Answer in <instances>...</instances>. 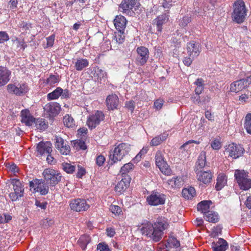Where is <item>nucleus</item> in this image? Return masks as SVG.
Masks as SVG:
<instances>
[{"label": "nucleus", "instance_id": "f257e3e1", "mask_svg": "<svg viewBox=\"0 0 251 251\" xmlns=\"http://www.w3.org/2000/svg\"><path fill=\"white\" fill-rule=\"evenodd\" d=\"M169 224L164 217H159L153 224L149 222L144 224L140 229L141 232L154 242L159 241L163 236V231L168 229Z\"/></svg>", "mask_w": 251, "mask_h": 251}, {"label": "nucleus", "instance_id": "f03ea898", "mask_svg": "<svg viewBox=\"0 0 251 251\" xmlns=\"http://www.w3.org/2000/svg\"><path fill=\"white\" fill-rule=\"evenodd\" d=\"M130 151V146L126 143L119 144L113 151L109 152V164L113 165L121 161Z\"/></svg>", "mask_w": 251, "mask_h": 251}, {"label": "nucleus", "instance_id": "7ed1b4c3", "mask_svg": "<svg viewBox=\"0 0 251 251\" xmlns=\"http://www.w3.org/2000/svg\"><path fill=\"white\" fill-rule=\"evenodd\" d=\"M248 9L243 0H236L233 5L232 20L237 24L243 23L246 19Z\"/></svg>", "mask_w": 251, "mask_h": 251}, {"label": "nucleus", "instance_id": "20e7f679", "mask_svg": "<svg viewBox=\"0 0 251 251\" xmlns=\"http://www.w3.org/2000/svg\"><path fill=\"white\" fill-rule=\"evenodd\" d=\"M42 175L44 179L50 187H54L62 178L61 175L57 171L50 168L45 169Z\"/></svg>", "mask_w": 251, "mask_h": 251}, {"label": "nucleus", "instance_id": "39448f33", "mask_svg": "<svg viewBox=\"0 0 251 251\" xmlns=\"http://www.w3.org/2000/svg\"><path fill=\"white\" fill-rule=\"evenodd\" d=\"M225 149V154H227L228 157L235 159L242 156L245 152V149L241 145L234 143L226 145Z\"/></svg>", "mask_w": 251, "mask_h": 251}, {"label": "nucleus", "instance_id": "423d86ee", "mask_svg": "<svg viewBox=\"0 0 251 251\" xmlns=\"http://www.w3.org/2000/svg\"><path fill=\"white\" fill-rule=\"evenodd\" d=\"M29 185L31 189H33V192H38L42 195H46L49 193V186L44 179H33L29 181Z\"/></svg>", "mask_w": 251, "mask_h": 251}, {"label": "nucleus", "instance_id": "0eeeda50", "mask_svg": "<svg viewBox=\"0 0 251 251\" xmlns=\"http://www.w3.org/2000/svg\"><path fill=\"white\" fill-rule=\"evenodd\" d=\"M166 196L157 190H153L147 197L146 202L151 206H158L165 204Z\"/></svg>", "mask_w": 251, "mask_h": 251}, {"label": "nucleus", "instance_id": "6e6552de", "mask_svg": "<svg viewBox=\"0 0 251 251\" xmlns=\"http://www.w3.org/2000/svg\"><path fill=\"white\" fill-rule=\"evenodd\" d=\"M139 5V3L136 0H123L120 5V8L123 13L133 16Z\"/></svg>", "mask_w": 251, "mask_h": 251}, {"label": "nucleus", "instance_id": "1a4fd4ad", "mask_svg": "<svg viewBox=\"0 0 251 251\" xmlns=\"http://www.w3.org/2000/svg\"><path fill=\"white\" fill-rule=\"evenodd\" d=\"M155 164L160 171L164 175L170 176L172 170L167 162L165 160L163 153L160 151H157L155 156Z\"/></svg>", "mask_w": 251, "mask_h": 251}, {"label": "nucleus", "instance_id": "9d476101", "mask_svg": "<svg viewBox=\"0 0 251 251\" xmlns=\"http://www.w3.org/2000/svg\"><path fill=\"white\" fill-rule=\"evenodd\" d=\"M71 209L75 212H84L87 211L90 207L85 199L77 198L71 200L69 202Z\"/></svg>", "mask_w": 251, "mask_h": 251}, {"label": "nucleus", "instance_id": "9b49d317", "mask_svg": "<svg viewBox=\"0 0 251 251\" xmlns=\"http://www.w3.org/2000/svg\"><path fill=\"white\" fill-rule=\"evenodd\" d=\"M136 52V64L138 66L144 65L149 58L150 52L149 49L144 46H140L137 48Z\"/></svg>", "mask_w": 251, "mask_h": 251}, {"label": "nucleus", "instance_id": "f8f14e48", "mask_svg": "<svg viewBox=\"0 0 251 251\" xmlns=\"http://www.w3.org/2000/svg\"><path fill=\"white\" fill-rule=\"evenodd\" d=\"M251 84V75L245 78L236 80L230 84V91L238 93L247 88Z\"/></svg>", "mask_w": 251, "mask_h": 251}, {"label": "nucleus", "instance_id": "ddd939ff", "mask_svg": "<svg viewBox=\"0 0 251 251\" xmlns=\"http://www.w3.org/2000/svg\"><path fill=\"white\" fill-rule=\"evenodd\" d=\"M6 88L8 93L19 96L24 95L28 91V87L26 83L19 84L18 86L10 83L7 85Z\"/></svg>", "mask_w": 251, "mask_h": 251}, {"label": "nucleus", "instance_id": "4468645a", "mask_svg": "<svg viewBox=\"0 0 251 251\" xmlns=\"http://www.w3.org/2000/svg\"><path fill=\"white\" fill-rule=\"evenodd\" d=\"M104 115L103 113L97 111L95 114L90 115L87 119V125L91 128H95L100 122L104 119Z\"/></svg>", "mask_w": 251, "mask_h": 251}, {"label": "nucleus", "instance_id": "2eb2a0df", "mask_svg": "<svg viewBox=\"0 0 251 251\" xmlns=\"http://www.w3.org/2000/svg\"><path fill=\"white\" fill-rule=\"evenodd\" d=\"M43 108L47 115L50 117H54L59 113L61 106L57 102H50L45 104Z\"/></svg>", "mask_w": 251, "mask_h": 251}, {"label": "nucleus", "instance_id": "dca6fc26", "mask_svg": "<svg viewBox=\"0 0 251 251\" xmlns=\"http://www.w3.org/2000/svg\"><path fill=\"white\" fill-rule=\"evenodd\" d=\"M55 140V147L59 151L60 153L63 155L69 154L71 150L67 142L62 137L59 136H56Z\"/></svg>", "mask_w": 251, "mask_h": 251}, {"label": "nucleus", "instance_id": "f3484780", "mask_svg": "<svg viewBox=\"0 0 251 251\" xmlns=\"http://www.w3.org/2000/svg\"><path fill=\"white\" fill-rule=\"evenodd\" d=\"M130 181L131 177L129 175L123 176L122 179L115 187V191L119 195L123 193L129 186Z\"/></svg>", "mask_w": 251, "mask_h": 251}, {"label": "nucleus", "instance_id": "a211bd4d", "mask_svg": "<svg viewBox=\"0 0 251 251\" xmlns=\"http://www.w3.org/2000/svg\"><path fill=\"white\" fill-rule=\"evenodd\" d=\"M196 172L197 179L200 183L208 184L211 182L213 175L210 170H200Z\"/></svg>", "mask_w": 251, "mask_h": 251}, {"label": "nucleus", "instance_id": "6ab92c4d", "mask_svg": "<svg viewBox=\"0 0 251 251\" xmlns=\"http://www.w3.org/2000/svg\"><path fill=\"white\" fill-rule=\"evenodd\" d=\"M187 51L190 57L194 58L198 56L201 51V46L200 43L193 41L187 43Z\"/></svg>", "mask_w": 251, "mask_h": 251}, {"label": "nucleus", "instance_id": "aec40b11", "mask_svg": "<svg viewBox=\"0 0 251 251\" xmlns=\"http://www.w3.org/2000/svg\"><path fill=\"white\" fill-rule=\"evenodd\" d=\"M11 71L7 67L0 66V87L6 85L10 80Z\"/></svg>", "mask_w": 251, "mask_h": 251}, {"label": "nucleus", "instance_id": "412c9836", "mask_svg": "<svg viewBox=\"0 0 251 251\" xmlns=\"http://www.w3.org/2000/svg\"><path fill=\"white\" fill-rule=\"evenodd\" d=\"M21 117V122L24 123L26 126H31L35 122V118L31 115L28 109L22 110Z\"/></svg>", "mask_w": 251, "mask_h": 251}, {"label": "nucleus", "instance_id": "4be33fe9", "mask_svg": "<svg viewBox=\"0 0 251 251\" xmlns=\"http://www.w3.org/2000/svg\"><path fill=\"white\" fill-rule=\"evenodd\" d=\"M211 246L213 251H226L228 247V244L224 239L219 238L217 241L213 242Z\"/></svg>", "mask_w": 251, "mask_h": 251}, {"label": "nucleus", "instance_id": "5701e85b", "mask_svg": "<svg viewBox=\"0 0 251 251\" xmlns=\"http://www.w3.org/2000/svg\"><path fill=\"white\" fill-rule=\"evenodd\" d=\"M119 102V98L116 94L109 95L106 99V106L109 110L117 109Z\"/></svg>", "mask_w": 251, "mask_h": 251}, {"label": "nucleus", "instance_id": "b1692460", "mask_svg": "<svg viewBox=\"0 0 251 251\" xmlns=\"http://www.w3.org/2000/svg\"><path fill=\"white\" fill-rule=\"evenodd\" d=\"M93 77L95 81L101 83L106 81L107 74L100 68L96 67L94 69Z\"/></svg>", "mask_w": 251, "mask_h": 251}, {"label": "nucleus", "instance_id": "393cba45", "mask_svg": "<svg viewBox=\"0 0 251 251\" xmlns=\"http://www.w3.org/2000/svg\"><path fill=\"white\" fill-rule=\"evenodd\" d=\"M126 23V19L121 15L116 16L114 20V25L117 30L125 31Z\"/></svg>", "mask_w": 251, "mask_h": 251}, {"label": "nucleus", "instance_id": "a878e982", "mask_svg": "<svg viewBox=\"0 0 251 251\" xmlns=\"http://www.w3.org/2000/svg\"><path fill=\"white\" fill-rule=\"evenodd\" d=\"M168 20L169 15L167 13H164L158 16L154 19L152 24L156 25L157 31L161 32L162 31L163 25L166 23Z\"/></svg>", "mask_w": 251, "mask_h": 251}, {"label": "nucleus", "instance_id": "bb28decb", "mask_svg": "<svg viewBox=\"0 0 251 251\" xmlns=\"http://www.w3.org/2000/svg\"><path fill=\"white\" fill-rule=\"evenodd\" d=\"M37 151L41 155L45 153H50L52 151L51 144L50 142H40L37 145Z\"/></svg>", "mask_w": 251, "mask_h": 251}, {"label": "nucleus", "instance_id": "cd10ccee", "mask_svg": "<svg viewBox=\"0 0 251 251\" xmlns=\"http://www.w3.org/2000/svg\"><path fill=\"white\" fill-rule=\"evenodd\" d=\"M215 189L217 191L221 190L227 183V177L223 173L219 174L217 177Z\"/></svg>", "mask_w": 251, "mask_h": 251}, {"label": "nucleus", "instance_id": "c85d7f7f", "mask_svg": "<svg viewBox=\"0 0 251 251\" xmlns=\"http://www.w3.org/2000/svg\"><path fill=\"white\" fill-rule=\"evenodd\" d=\"M206 166V153L204 151L201 152L196 162V172L202 170Z\"/></svg>", "mask_w": 251, "mask_h": 251}, {"label": "nucleus", "instance_id": "c756f323", "mask_svg": "<svg viewBox=\"0 0 251 251\" xmlns=\"http://www.w3.org/2000/svg\"><path fill=\"white\" fill-rule=\"evenodd\" d=\"M11 184L13 185L14 192L23 197L24 188L21 182L19 179H13L11 181Z\"/></svg>", "mask_w": 251, "mask_h": 251}, {"label": "nucleus", "instance_id": "7c9ffc66", "mask_svg": "<svg viewBox=\"0 0 251 251\" xmlns=\"http://www.w3.org/2000/svg\"><path fill=\"white\" fill-rule=\"evenodd\" d=\"M168 136L166 132L158 135L154 137L150 142L151 146H157L160 145L163 141L166 140Z\"/></svg>", "mask_w": 251, "mask_h": 251}, {"label": "nucleus", "instance_id": "2f4dec72", "mask_svg": "<svg viewBox=\"0 0 251 251\" xmlns=\"http://www.w3.org/2000/svg\"><path fill=\"white\" fill-rule=\"evenodd\" d=\"M212 203L211 201H202L197 205V209L205 215L207 212H210V205Z\"/></svg>", "mask_w": 251, "mask_h": 251}, {"label": "nucleus", "instance_id": "473e14b6", "mask_svg": "<svg viewBox=\"0 0 251 251\" xmlns=\"http://www.w3.org/2000/svg\"><path fill=\"white\" fill-rule=\"evenodd\" d=\"M91 241V238L90 236L87 235H82L80 236L77 243L79 246L83 251L85 250L87 245Z\"/></svg>", "mask_w": 251, "mask_h": 251}, {"label": "nucleus", "instance_id": "72a5a7b5", "mask_svg": "<svg viewBox=\"0 0 251 251\" xmlns=\"http://www.w3.org/2000/svg\"><path fill=\"white\" fill-rule=\"evenodd\" d=\"M196 190L193 187H189L188 188H183L182 190V196L185 199L191 200L196 196Z\"/></svg>", "mask_w": 251, "mask_h": 251}, {"label": "nucleus", "instance_id": "f704fd0d", "mask_svg": "<svg viewBox=\"0 0 251 251\" xmlns=\"http://www.w3.org/2000/svg\"><path fill=\"white\" fill-rule=\"evenodd\" d=\"M11 41L13 44H15L16 48L19 50H24L27 47V45L24 39L20 40L17 37L14 36L12 37Z\"/></svg>", "mask_w": 251, "mask_h": 251}, {"label": "nucleus", "instance_id": "c9c22d12", "mask_svg": "<svg viewBox=\"0 0 251 251\" xmlns=\"http://www.w3.org/2000/svg\"><path fill=\"white\" fill-rule=\"evenodd\" d=\"M234 177L238 184L242 183L243 180L249 177L248 173L244 170H236L234 173Z\"/></svg>", "mask_w": 251, "mask_h": 251}, {"label": "nucleus", "instance_id": "e433bc0d", "mask_svg": "<svg viewBox=\"0 0 251 251\" xmlns=\"http://www.w3.org/2000/svg\"><path fill=\"white\" fill-rule=\"evenodd\" d=\"M204 218L205 220L213 223L218 222L219 220L218 213L212 211L207 212L204 216Z\"/></svg>", "mask_w": 251, "mask_h": 251}, {"label": "nucleus", "instance_id": "4c0bfd02", "mask_svg": "<svg viewBox=\"0 0 251 251\" xmlns=\"http://www.w3.org/2000/svg\"><path fill=\"white\" fill-rule=\"evenodd\" d=\"M89 62L86 59L78 58L75 63V68L77 71H80L88 67Z\"/></svg>", "mask_w": 251, "mask_h": 251}, {"label": "nucleus", "instance_id": "58836bf2", "mask_svg": "<svg viewBox=\"0 0 251 251\" xmlns=\"http://www.w3.org/2000/svg\"><path fill=\"white\" fill-rule=\"evenodd\" d=\"M72 146L76 151L85 150L87 147L84 141L81 140H75L72 141Z\"/></svg>", "mask_w": 251, "mask_h": 251}, {"label": "nucleus", "instance_id": "ea45409f", "mask_svg": "<svg viewBox=\"0 0 251 251\" xmlns=\"http://www.w3.org/2000/svg\"><path fill=\"white\" fill-rule=\"evenodd\" d=\"M62 91V89L61 87H57L54 90L47 95L48 100H50L58 99L61 95Z\"/></svg>", "mask_w": 251, "mask_h": 251}, {"label": "nucleus", "instance_id": "a19ab883", "mask_svg": "<svg viewBox=\"0 0 251 251\" xmlns=\"http://www.w3.org/2000/svg\"><path fill=\"white\" fill-rule=\"evenodd\" d=\"M124 31L117 30L114 32L113 41H115L118 44H122L125 40Z\"/></svg>", "mask_w": 251, "mask_h": 251}, {"label": "nucleus", "instance_id": "79ce46f5", "mask_svg": "<svg viewBox=\"0 0 251 251\" xmlns=\"http://www.w3.org/2000/svg\"><path fill=\"white\" fill-rule=\"evenodd\" d=\"M36 127L40 130H44L48 127V123L44 119L39 118L37 119H35Z\"/></svg>", "mask_w": 251, "mask_h": 251}, {"label": "nucleus", "instance_id": "37998d69", "mask_svg": "<svg viewBox=\"0 0 251 251\" xmlns=\"http://www.w3.org/2000/svg\"><path fill=\"white\" fill-rule=\"evenodd\" d=\"M63 121L65 126L67 127H74L75 126V122L74 118L69 114L64 116Z\"/></svg>", "mask_w": 251, "mask_h": 251}, {"label": "nucleus", "instance_id": "c03bdc74", "mask_svg": "<svg viewBox=\"0 0 251 251\" xmlns=\"http://www.w3.org/2000/svg\"><path fill=\"white\" fill-rule=\"evenodd\" d=\"M181 178L178 176L169 179L167 181V184L171 188H175L180 186L181 184Z\"/></svg>", "mask_w": 251, "mask_h": 251}, {"label": "nucleus", "instance_id": "a18cd8bd", "mask_svg": "<svg viewBox=\"0 0 251 251\" xmlns=\"http://www.w3.org/2000/svg\"><path fill=\"white\" fill-rule=\"evenodd\" d=\"M244 127L248 133L251 134V113L247 114L244 122Z\"/></svg>", "mask_w": 251, "mask_h": 251}, {"label": "nucleus", "instance_id": "49530a36", "mask_svg": "<svg viewBox=\"0 0 251 251\" xmlns=\"http://www.w3.org/2000/svg\"><path fill=\"white\" fill-rule=\"evenodd\" d=\"M167 242L169 246L172 248H177L180 246L179 241L173 236H169Z\"/></svg>", "mask_w": 251, "mask_h": 251}, {"label": "nucleus", "instance_id": "de8ad7c7", "mask_svg": "<svg viewBox=\"0 0 251 251\" xmlns=\"http://www.w3.org/2000/svg\"><path fill=\"white\" fill-rule=\"evenodd\" d=\"M238 185L241 189L248 190L251 188V179L248 177L243 180L242 183H239Z\"/></svg>", "mask_w": 251, "mask_h": 251}, {"label": "nucleus", "instance_id": "09e8293b", "mask_svg": "<svg viewBox=\"0 0 251 251\" xmlns=\"http://www.w3.org/2000/svg\"><path fill=\"white\" fill-rule=\"evenodd\" d=\"M133 164L131 163L125 164L121 168L120 172L123 176L128 175L127 174L133 169Z\"/></svg>", "mask_w": 251, "mask_h": 251}, {"label": "nucleus", "instance_id": "8fccbe9b", "mask_svg": "<svg viewBox=\"0 0 251 251\" xmlns=\"http://www.w3.org/2000/svg\"><path fill=\"white\" fill-rule=\"evenodd\" d=\"M62 166L63 170L68 174H73L75 170V166L68 163H63Z\"/></svg>", "mask_w": 251, "mask_h": 251}, {"label": "nucleus", "instance_id": "3c124183", "mask_svg": "<svg viewBox=\"0 0 251 251\" xmlns=\"http://www.w3.org/2000/svg\"><path fill=\"white\" fill-rule=\"evenodd\" d=\"M59 81L58 75H50V76L47 79V84L50 86H53L55 84L58 83Z\"/></svg>", "mask_w": 251, "mask_h": 251}, {"label": "nucleus", "instance_id": "603ef678", "mask_svg": "<svg viewBox=\"0 0 251 251\" xmlns=\"http://www.w3.org/2000/svg\"><path fill=\"white\" fill-rule=\"evenodd\" d=\"M18 26L23 31L26 33L31 27V25L29 23L22 21L18 24Z\"/></svg>", "mask_w": 251, "mask_h": 251}, {"label": "nucleus", "instance_id": "864d4df0", "mask_svg": "<svg viewBox=\"0 0 251 251\" xmlns=\"http://www.w3.org/2000/svg\"><path fill=\"white\" fill-rule=\"evenodd\" d=\"M109 210L116 216H119L122 213L121 208L118 205L114 204L110 205Z\"/></svg>", "mask_w": 251, "mask_h": 251}, {"label": "nucleus", "instance_id": "5fc2aeb1", "mask_svg": "<svg viewBox=\"0 0 251 251\" xmlns=\"http://www.w3.org/2000/svg\"><path fill=\"white\" fill-rule=\"evenodd\" d=\"M191 21V17L188 16H185L180 19L179 22V25L181 27L186 26Z\"/></svg>", "mask_w": 251, "mask_h": 251}, {"label": "nucleus", "instance_id": "6e6d98bb", "mask_svg": "<svg viewBox=\"0 0 251 251\" xmlns=\"http://www.w3.org/2000/svg\"><path fill=\"white\" fill-rule=\"evenodd\" d=\"M97 251H111V249L105 242H101L97 245Z\"/></svg>", "mask_w": 251, "mask_h": 251}, {"label": "nucleus", "instance_id": "4d7b16f0", "mask_svg": "<svg viewBox=\"0 0 251 251\" xmlns=\"http://www.w3.org/2000/svg\"><path fill=\"white\" fill-rule=\"evenodd\" d=\"M211 148L215 150H218L222 147V144L218 139H214L211 143Z\"/></svg>", "mask_w": 251, "mask_h": 251}, {"label": "nucleus", "instance_id": "13d9d810", "mask_svg": "<svg viewBox=\"0 0 251 251\" xmlns=\"http://www.w3.org/2000/svg\"><path fill=\"white\" fill-rule=\"evenodd\" d=\"M78 171L76 174V177L80 178L86 174L85 169L80 165L77 166Z\"/></svg>", "mask_w": 251, "mask_h": 251}, {"label": "nucleus", "instance_id": "bf43d9fd", "mask_svg": "<svg viewBox=\"0 0 251 251\" xmlns=\"http://www.w3.org/2000/svg\"><path fill=\"white\" fill-rule=\"evenodd\" d=\"M9 39V36L5 31H0V44L6 42Z\"/></svg>", "mask_w": 251, "mask_h": 251}, {"label": "nucleus", "instance_id": "052dcab7", "mask_svg": "<svg viewBox=\"0 0 251 251\" xmlns=\"http://www.w3.org/2000/svg\"><path fill=\"white\" fill-rule=\"evenodd\" d=\"M55 34H53L46 38L47 47H51L53 46L55 40Z\"/></svg>", "mask_w": 251, "mask_h": 251}, {"label": "nucleus", "instance_id": "680f3d73", "mask_svg": "<svg viewBox=\"0 0 251 251\" xmlns=\"http://www.w3.org/2000/svg\"><path fill=\"white\" fill-rule=\"evenodd\" d=\"M54 224V220L52 219L46 218L42 221V225L44 227H48Z\"/></svg>", "mask_w": 251, "mask_h": 251}, {"label": "nucleus", "instance_id": "e2e57ef3", "mask_svg": "<svg viewBox=\"0 0 251 251\" xmlns=\"http://www.w3.org/2000/svg\"><path fill=\"white\" fill-rule=\"evenodd\" d=\"M172 0H162L161 4L165 9H169L172 6Z\"/></svg>", "mask_w": 251, "mask_h": 251}, {"label": "nucleus", "instance_id": "0e129e2a", "mask_svg": "<svg viewBox=\"0 0 251 251\" xmlns=\"http://www.w3.org/2000/svg\"><path fill=\"white\" fill-rule=\"evenodd\" d=\"M18 0H10L8 2V7L14 11L17 7Z\"/></svg>", "mask_w": 251, "mask_h": 251}, {"label": "nucleus", "instance_id": "69168bd1", "mask_svg": "<svg viewBox=\"0 0 251 251\" xmlns=\"http://www.w3.org/2000/svg\"><path fill=\"white\" fill-rule=\"evenodd\" d=\"M164 100L162 99H157L154 102V107L155 109L159 110L161 109L163 104Z\"/></svg>", "mask_w": 251, "mask_h": 251}, {"label": "nucleus", "instance_id": "338daca9", "mask_svg": "<svg viewBox=\"0 0 251 251\" xmlns=\"http://www.w3.org/2000/svg\"><path fill=\"white\" fill-rule=\"evenodd\" d=\"M9 197L12 201H16L19 198L22 197V196L18 194H17V193L15 192L10 193L9 194Z\"/></svg>", "mask_w": 251, "mask_h": 251}, {"label": "nucleus", "instance_id": "774afa93", "mask_svg": "<svg viewBox=\"0 0 251 251\" xmlns=\"http://www.w3.org/2000/svg\"><path fill=\"white\" fill-rule=\"evenodd\" d=\"M105 161V158L102 155H99L96 158V164L99 166H101L103 165L104 162Z\"/></svg>", "mask_w": 251, "mask_h": 251}]
</instances>
